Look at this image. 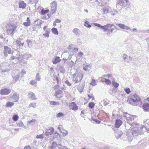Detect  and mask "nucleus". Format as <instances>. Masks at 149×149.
Instances as JSON below:
<instances>
[{"mask_svg":"<svg viewBox=\"0 0 149 149\" xmlns=\"http://www.w3.org/2000/svg\"><path fill=\"white\" fill-rule=\"evenodd\" d=\"M11 53V49L7 46H4V47L3 54L5 56L7 57L8 56V54H10Z\"/></svg>","mask_w":149,"mask_h":149,"instance_id":"obj_8","label":"nucleus"},{"mask_svg":"<svg viewBox=\"0 0 149 149\" xmlns=\"http://www.w3.org/2000/svg\"><path fill=\"white\" fill-rule=\"evenodd\" d=\"M51 30L53 33L54 34L57 35L58 34V32L56 28H53Z\"/></svg>","mask_w":149,"mask_h":149,"instance_id":"obj_28","label":"nucleus"},{"mask_svg":"<svg viewBox=\"0 0 149 149\" xmlns=\"http://www.w3.org/2000/svg\"><path fill=\"white\" fill-rule=\"evenodd\" d=\"M95 26L100 28L101 29H103L104 32L107 31H109L108 29L109 27H114L115 28V26L113 24H108L104 26H102L100 24L98 23H94Z\"/></svg>","mask_w":149,"mask_h":149,"instance_id":"obj_4","label":"nucleus"},{"mask_svg":"<svg viewBox=\"0 0 149 149\" xmlns=\"http://www.w3.org/2000/svg\"><path fill=\"white\" fill-rule=\"evenodd\" d=\"M83 76L84 74H82L81 75L77 76L76 78L75 83H78L79 82H80L83 78Z\"/></svg>","mask_w":149,"mask_h":149,"instance_id":"obj_19","label":"nucleus"},{"mask_svg":"<svg viewBox=\"0 0 149 149\" xmlns=\"http://www.w3.org/2000/svg\"><path fill=\"white\" fill-rule=\"evenodd\" d=\"M65 83L69 86L71 85V84L68 80H66L65 82Z\"/></svg>","mask_w":149,"mask_h":149,"instance_id":"obj_61","label":"nucleus"},{"mask_svg":"<svg viewBox=\"0 0 149 149\" xmlns=\"http://www.w3.org/2000/svg\"><path fill=\"white\" fill-rule=\"evenodd\" d=\"M61 22V20L58 19H55L54 22V23H60Z\"/></svg>","mask_w":149,"mask_h":149,"instance_id":"obj_59","label":"nucleus"},{"mask_svg":"<svg viewBox=\"0 0 149 149\" xmlns=\"http://www.w3.org/2000/svg\"><path fill=\"white\" fill-rule=\"evenodd\" d=\"M128 57L127 55L126 54H124L123 55V57L124 61L126 62H128V61L127 60V57Z\"/></svg>","mask_w":149,"mask_h":149,"instance_id":"obj_45","label":"nucleus"},{"mask_svg":"<svg viewBox=\"0 0 149 149\" xmlns=\"http://www.w3.org/2000/svg\"><path fill=\"white\" fill-rule=\"evenodd\" d=\"M140 99L138 95L136 94L132 95L131 97H129L127 101L129 104L132 105H135V103L140 101Z\"/></svg>","mask_w":149,"mask_h":149,"instance_id":"obj_1","label":"nucleus"},{"mask_svg":"<svg viewBox=\"0 0 149 149\" xmlns=\"http://www.w3.org/2000/svg\"><path fill=\"white\" fill-rule=\"evenodd\" d=\"M63 95V92L61 90H58L56 92L54 95L56 96V98L59 99L62 98Z\"/></svg>","mask_w":149,"mask_h":149,"instance_id":"obj_12","label":"nucleus"},{"mask_svg":"<svg viewBox=\"0 0 149 149\" xmlns=\"http://www.w3.org/2000/svg\"><path fill=\"white\" fill-rule=\"evenodd\" d=\"M12 54V56L11 57V58L12 60L16 59L17 60V62H18L21 61L23 59V56H20L19 52L18 51L13 52Z\"/></svg>","mask_w":149,"mask_h":149,"instance_id":"obj_3","label":"nucleus"},{"mask_svg":"<svg viewBox=\"0 0 149 149\" xmlns=\"http://www.w3.org/2000/svg\"><path fill=\"white\" fill-rule=\"evenodd\" d=\"M57 3L56 1H54L50 3L51 13L53 14L55 13L57 10Z\"/></svg>","mask_w":149,"mask_h":149,"instance_id":"obj_7","label":"nucleus"},{"mask_svg":"<svg viewBox=\"0 0 149 149\" xmlns=\"http://www.w3.org/2000/svg\"><path fill=\"white\" fill-rule=\"evenodd\" d=\"M107 84L109 85L111 84V81L110 80L108 79H105L104 81Z\"/></svg>","mask_w":149,"mask_h":149,"instance_id":"obj_54","label":"nucleus"},{"mask_svg":"<svg viewBox=\"0 0 149 149\" xmlns=\"http://www.w3.org/2000/svg\"><path fill=\"white\" fill-rule=\"evenodd\" d=\"M64 116V114L61 112L58 113L56 115L57 118H60Z\"/></svg>","mask_w":149,"mask_h":149,"instance_id":"obj_52","label":"nucleus"},{"mask_svg":"<svg viewBox=\"0 0 149 149\" xmlns=\"http://www.w3.org/2000/svg\"><path fill=\"white\" fill-rule=\"evenodd\" d=\"M73 33L76 36H79L80 33V31L77 28H74L72 30Z\"/></svg>","mask_w":149,"mask_h":149,"instance_id":"obj_22","label":"nucleus"},{"mask_svg":"<svg viewBox=\"0 0 149 149\" xmlns=\"http://www.w3.org/2000/svg\"><path fill=\"white\" fill-rule=\"evenodd\" d=\"M59 69L60 72L62 73H64L65 72V69L63 65L60 66L59 67Z\"/></svg>","mask_w":149,"mask_h":149,"instance_id":"obj_33","label":"nucleus"},{"mask_svg":"<svg viewBox=\"0 0 149 149\" xmlns=\"http://www.w3.org/2000/svg\"><path fill=\"white\" fill-rule=\"evenodd\" d=\"M112 84L113 86L115 88H117L118 87L119 84L118 83L114 81H112Z\"/></svg>","mask_w":149,"mask_h":149,"instance_id":"obj_39","label":"nucleus"},{"mask_svg":"<svg viewBox=\"0 0 149 149\" xmlns=\"http://www.w3.org/2000/svg\"><path fill=\"white\" fill-rule=\"evenodd\" d=\"M94 121H95L96 123H98V124H99L100 123V121L99 120H97V119H95L94 120Z\"/></svg>","mask_w":149,"mask_h":149,"instance_id":"obj_62","label":"nucleus"},{"mask_svg":"<svg viewBox=\"0 0 149 149\" xmlns=\"http://www.w3.org/2000/svg\"><path fill=\"white\" fill-rule=\"evenodd\" d=\"M91 65L90 64L87 65L84 64L83 65V68L84 70L87 71L89 68H91Z\"/></svg>","mask_w":149,"mask_h":149,"instance_id":"obj_24","label":"nucleus"},{"mask_svg":"<svg viewBox=\"0 0 149 149\" xmlns=\"http://www.w3.org/2000/svg\"><path fill=\"white\" fill-rule=\"evenodd\" d=\"M133 138L131 136H127V139L126 141H128L129 142H131L132 141Z\"/></svg>","mask_w":149,"mask_h":149,"instance_id":"obj_51","label":"nucleus"},{"mask_svg":"<svg viewBox=\"0 0 149 149\" xmlns=\"http://www.w3.org/2000/svg\"><path fill=\"white\" fill-rule=\"evenodd\" d=\"M127 135L125 133L123 132L120 139L126 141L127 139Z\"/></svg>","mask_w":149,"mask_h":149,"instance_id":"obj_36","label":"nucleus"},{"mask_svg":"<svg viewBox=\"0 0 149 149\" xmlns=\"http://www.w3.org/2000/svg\"><path fill=\"white\" fill-rule=\"evenodd\" d=\"M61 132L63 134V135L64 136H66L68 134V132L63 128L61 130Z\"/></svg>","mask_w":149,"mask_h":149,"instance_id":"obj_38","label":"nucleus"},{"mask_svg":"<svg viewBox=\"0 0 149 149\" xmlns=\"http://www.w3.org/2000/svg\"><path fill=\"white\" fill-rule=\"evenodd\" d=\"M70 106L72 107L71 109L74 110H77L78 109V106L76 105L75 102H72L70 104Z\"/></svg>","mask_w":149,"mask_h":149,"instance_id":"obj_21","label":"nucleus"},{"mask_svg":"<svg viewBox=\"0 0 149 149\" xmlns=\"http://www.w3.org/2000/svg\"><path fill=\"white\" fill-rule=\"evenodd\" d=\"M39 0H29V2L30 4L35 3L36 4L38 2Z\"/></svg>","mask_w":149,"mask_h":149,"instance_id":"obj_35","label":"nucleus"},{"mask_svg":"<svg viewBox=\"0 0 149 149\" xmlns=\"http://www.w3.org/2000/svg\"><path fill=\"white\" fill-rule=\"evenodd\" d=\"M19 117L17 114L14 115L13 117V120L15 121H16L18 119Z\"/></svg>","mask_w":149,"mask_h":149,"instance_id":"obj_37","label":"nucleus"},{"mask_svg":"<svg viewBox=\"0 0 149 149\" xmlns=\"http://www.w3.org/2000/svg\"><path fill=\"white\" fill-rule=\"evenodd\" d=\"M84 25L87 28H90L91 27V25L90 24L89 22L88 21H85L84 24Z\"/></svg>","mask_w":149,"mask_h":149,"instance_id":"obj_34","label":"nucleus"},{"mask_svg":"<svg viewBox=\"0 0 149 149\" xmlns=\"http://www.w3.org/2000/svg\"><path fill=\"white\" fill-rule=\"evenodd\" d=\"M90 84L93 86H95L96 84L95 82V80L92 79V81L90 83Z\"/></svg>","mask_w":149,"mask_h":149,"instance_id":"obj_56","label":"nucleus"},{"mask_svg":"<svg viewBox=\"0 0 149 149\" xmlns=\"http://www.w3.org/2000/svg\"><path fill=\"white\" fill-rule=\"evenodd\" d=\"M19 8H22V9H24L26 6V4L24 3V1H20L19 3Z\"/></svg>","mask_w":149,"mask_h":149,"instance_id":"obj_17","label":"nucleus"},{"mask_svg":"<svg viewBox=\"0 0 149 149\" xmlns=\"http://www.w3.org/2000/svg\"><path fill=\"white\" fill-rule=\"evenodd\" d=\"M16 42L17 47L22 49L24 44V42L22 41L20 39H17Z\"/></svg>","mask_w":149,"mask_h":149,"instance_id":"obj_10","label":"nucleus"},{"mask_svg":"<svg viewBox=\"0 0 149 149\" xmlns=\"http://www.w3.org/2000/svg\"><path fill=\"white\" fill-rule=\"evenodd\" d=\"M26 42L27 43L28 47H32V41L30 40H27Z\"/></svg>","mask_w":149,"mask_h":149,"instance_id":"obj_42","label":"nucleus"},{"mask_svg":"<svg viewBox=\"0 0 149 149\" xmlns=\"http://www.w3.org/2000/svg\"><path fill=\"white\" fill-rule=\"evenodd\" d=\"M107 99L104 100H103L104 104V106H106L108 104V102H107Z\"/></svg>","mask_w":149,"mask_h":149,"instance_id":"obj_60","label":"nucleus"},{"mask_svg":"<svg viewBox=\"0 0 149 149\" xmlns=\"http://www.w3.org/2000/svg\"><path fill=\"white\" fill-rule=\"evenodd\" d=\"M114 131L115 133V135L117 139H118L119 138H120L122 135L123 134V132L120 131L118 130L117 131L115 129L114 130Z\"/></svg>","mask_w":149,"mask_h":149,"instance_id":"obj_11","label":"nucleus"},{"mask_svg":"<svg viewBox=\"0 0 149 149\" xmlns=\"http://www.w3.org/2000/svg\"><path fill=\"white\" fill-rule=\"evenodd\" d=\"M122 123V121L120 120H117L116 121L115 127L116 128H119Z\"/></svg>","mask_w":149,"mask_h":149,"instance_id":"obj_20","label":"nucleus"},{"mask_svg":"<svg viewBox=\"0 0 149 149\" xmlns=\"http://www.w3.org/2000/svg\"><path fill=\"white\" fill-rule=\"evenodd\" d=\"M109 8L110 7H105V8H104L103 10V13L106 14L108 13Z\"/></svg>","mask_w":149,"mask_h":149,"instance_id":"obj_41","label":"nucleus"},{"mask_svg":"<svg viewBox=\"0 0 149 149\" xmlns=\"http://www.w3.org/2000/svg\"><path fill=\"white\" fill-rule=\"evenodd\" d=\"M10 89L8 88H4L1 89L0 91V94L1 95H8L11 92Z\"/></svg>","mask_w":149,"mask_h":149,"instance_id":"obj_9","label":"nucleus"},{"mask_svg":"<svg viewBox=\"0 0 149 149\" xmlns=\"http://www.w3.org/2000/svg\"><path fill=\"white\" fill-rule=\"evenodd\" d=\"M50 32V29H47L45 31V33L43 34V35L45 37H49V34Z\"/></svg>","mask_w":149,"mask_h":149,"instance_id":"obj_25","label":"nucleus"},{"mask_svg":"<svg viewBox=\"0 0 149 149\" xmlns=\"http://www.w3.org/2000/svg\"><path fill=\"white\" fill-rule=\"evenodd\" d=\"M26 73V72L24 70H22L21 71V73L22 74H23V75L24 74H25Z\"/></svg>","mask_w":149,"mask_h":149,"instance_id":"obj_63","label":"nucleus"},{"mask_svg":"<svg viewBox=\"0 0 149 149\" xmlns=\"http://www.w3.org/2000/svg\"><path fill=\"white\" fill-rule=\"evenodd\" d=\"M24 149H31V148L30 146H28L25 147Z\"/></svg>","mask_w":149,"mask_h":149,"instance_id":"obj_64","label":"nucleus"},{"mask_svg":"<svg viewBox=\"0 0 149 149\" xmlns=\"http://www.w3.org/2000/svg\"><path fill=\"white\" fill-rule=\"evenodd\" d=\"M36 103H30L29 106V107H33L34 108L36 107Z\"/></svg>","mask_w":149,"mask_h":149,"instance_id":"obj_53","label":"nucleus"},{"mask_svg":"<svg viewBox=\"0 0 149 149\" xmlns=\"http://www.w3.org/2000/svg\"><path fill=\"white\" fill-rule=\"evenodd\" d=\"M14 104V103L13 102H8L6 104V107H11Z\"/></svg>","mask_w":149,"mask_h":149,"instance_id":"obj_29","label":"nucleus"},{"mask_svg":"<svg viewBox=\"0 0 149 149\" xmlns=\"http://www.w3.org/2000/svg\"><path fill=\"white\" fill-rule=\"evenodd\" d=\"M35 119H32L28 122V124L30 125H33L35 124Z\"/></svg>","mask_w":149,"mask_h":149,"instance_id":"obj_50","label":"nucleus"},{"mask_svg":"<svg viewBox=\"0 0 149 149\" xmlns=\"http://www.w3.org/2000/svg\"><path fill=\"white\" fill-rule=\"evenodd\" d=\"M119 4L122 7H125L129 5L128 0H118L117 4L116 6H119Z\"/></svg>","mask_w":149,"mask_h":149,"instance_id":"obj_6","label":"nucleus"},{"mask_svg":"<svg viewBox=\"0 0 149 149\" xmlns=\"http://www.w3.org/2000/svg\"><path fill=\"white\" fill-rule=\"evenodd\" d=\"M41 20L39 19H37L35 21V24L37 26H38V27L39 28L40 27V25L41 24Z\"/></svg>","mask_w":149,"mask_h":149,"instance_id":"obj_26","label":"nucleus"},{"mask_svg":"<svg viewBox=\"0 0 149 149\" xmlns=\"http://www.w3.org/2000/svg\"><path fill=\"white\" fill-rule=\"evenodd\" d=\"M77 55L79 57H81L84 55V54L82 52H80L78 53Z\"/></svg>","mask_w":149,"mask_h":149,"instance_id":"obj_58","label":"nucleus"},{"mask_svg":"<svg viewBox=\"0 0 149 149\" xmlns=\"http://www.w3.org/2000/svg\"><path fill=\"white\" fill-rule=\"evenodd\" d=\"M128 119H129V120H130V121L131 122V123H129V124L131 125V123H132V121H133L134 120V116H132L130 117H128ZM129 121H130V120H129Z\"/></svg>","mask_w":149,"mask_h":149,"instance_id":"obj_47","label":"nucleus"},{"mask_svg":"<svg viewBox=\"0 0 149 149\" xmlns=\"http://www.w3.org/2000/svg\"><path fill=\"white\" fill-rule=\"evenodd\" d=\"M28 94L29 95V97L31 98L32 100H36V95L33 92L30 91L28 92Z\"/></svg>","mask_w":149,"mask_h":149,"instance_id":"obj_15","label":"nucleus"},{"mask_svg":"<svg viewBox=\"0 0 149 149\" xmlns=\"http://www.w3.org/2000/svg\"><path fill=\"white\" fill-rule=\"evenodd\" d=\"M23 24L25 26H28L30 25L31 24L29 22H25L23 23Z\"/></svg>","mask_w":149,"mask_h":149,"instance_id":"obj_57","label":"nucleus"},{"mask_svg":"<svg viewBox=\"0 0 149 149\" xmlns=\"http://www.w3.org/2000/svg\"><path fill=\"white\" fill-rule=\"evenodd\" d=\"M17 125L19 127H22L24 126V125L22 121H19L17 123Z\"/></svg>","mask_w":149,"mask_h":149,"instance_id":"obj_43","label":"nucleus"},{"mask_svg":"<svg viewBox=\"0 0 149 149\" xmlns=\"http://www.w3.org/2000/svg\"><path fill=\"white\" fill-rule=\"evenodd\" d=\"M143 107L144 111H149V104L148 103H146L143 104Z\"/></svg>","mask_w":149,"mask_h":149,"instance_id":"obj_16","label":"nucleus"},{"mask_svg":"<svg viewBox=\"0 0 149 149\" xmlns=\"http://www.w3.org/2000/svg\"><path fill=\"white\" fill-rule=\"evenodd\" d=\"M49 12V10H44L42 9L41 10V13L42 15H45Z\"/></svg>","mask_w":149,"mask_h":149,"instance_id":"obj_40","label":"nucleus"},{"mask_svg":"<svg viewBox=\"0 0 149 149\" xmlns=\"http://www.w3.org/2000/svg\"><path fill=\"white\" fill-rule=\"evenodd\" d=\"M43 138L44 136L42 134H41L39 135H38L36 137V139H43Z\"/></svg>","mask_w":149,"mask_h":149,"instance_id":"obj_55","label":"nucleus"},{"mask_svg":"<svg viewBox=\"0 0 149 149\" xmlns=\"http://www.w3.org/2000/svg\"><path fill=\"white\" fill-rule=\"evenodd\" d=\"M30 84L31 85H35L37 84V81L36 80H33L30 81L29 82Z\"/></svg>","mask_w":149,"mask_h":149,"instance_id":"obj_44","label":"nucleus"},{"mask_svg":"<svg viewBox=\"0 0 149 149\" xmlns=\"http://www.w3.org/2000/svg\"><path fill=\"white\" fill-rule=\"evenodd\" d=\"M16 31V26L14 24H8L7 26V32L8 35H13Z\"/></svg>","mask_w":149,"mask_h":149,"instance_id":"obj_2","label":"nucleus"},{"mask_svg":"<svg viewBox=\"0 0 149 149\" xmlns=\"http://www.w3.org/2000/svg\"><path fill=\"white\" fill-rule=\"evenodd\" d=\"M132 134L134 136H137L139 134V132L137 130L134 129L132 130Z\"/></svg>","mask_w":149,"mask_h":149,"instance_id":"obj_27","label":"nucleus"},{"mask_svg":"<svg viewBox=\"0 0 149 149\" xmlns=\"http://www.w3.org/2000/svg\"><path fill=\"white\" fill-rule=\"evenodd\" d=\"M39 73H38L36 74V79H35V80L36 81H40V80L41 79V78L39 76Z\"/></svg>","mask_w":149,"mask_h":149,"instance_id":"obj_48","label":"nucleus"},{"mask_svg":"<svg viewBox=\"0 0 149 149\" xmlns=\"http://www.w3.org/2000/svg\"><path fill=\"white\" fill-rule=\"evenodd\" d=\"M50 104L52 105H59L60 104V103L58 102H55L54 101H51L50 102Z\"/></svg>","mask_w":149,"mask_h":149,"instance_id":"obj_30","label":"nucleus"},{"mask_svg":"<svg viewBox=\"0 0 149 149\" xmlns=\"http://www.w3.org/2000/svg\"><path fill=\"white\" fill-rule=\"evenodd\" d=\"M95 103L93 102H90L88 104V107L91 109H92L95 106Z\"/></svg>","mask_w":149,"mask_h":149,"instance_id":"obj_31","label":"nucleus"},{"mask_svg":"<svg viewBox=\"0 0 149 149\" xmlns=\"http://www.w3.org/2000/svg\"><path fill=\"white\" fill-rule=\"evenodd\" d=\"M124 91L127 94H129L130 93L131 91L129 88H125L124 89Z\"/></svg>","mask_w":149,"mask_h":149,"instance_id":"obj_46","label":"nucleus"},{"mask_svg":"<svg viewBox=\"0 0 149 149\" xmlns=\"http://www.w3.org/2000/svg\"><path fill=\"white\" fill-rule=\"evenodd\" d=\"M13 81L15 82L18 81L19 77V72L18 70H16L13 72L12 74Z\"/></svg>","mask_w":149,"mask_h":149,"instance_id":"obj_5","label":"nucleus"},{"mask_svg":"<svg viewBox=\"0 0 149 149\" xmlns=\"http://www.w3.org/2000/svg\"><path fill=\"white\" fill-rule=\"evenodd\" d=\"M60 138V135L57 132H56L53 135V138L54 139L55 138Z\"/></svg>","mask_w":149,"mask_h":149,"instance_id":"obj_32","label":"nucleus"},{"mask_svg":"<svg viewBox=\"0 0 149 149\" xmlns=\"http://www.w3.org/2000/svg\"><path fill=\"white\" fill-rule=\"evenodd\" d=\"M54 132V128L52 127L47 130L45 134L47 136L51 135L53 134Z\"/></svg>","mask_w":149,"mask_h":149,"instance_id":"obj_13","label":"nucleus"},{"mask_svg":"<svg viewBox=\"0 0 149 149\" xmlns=\"http://www.w3.org/2000/svg\"><path fill=\"white\" fill-rule=\"evenodd\" d=\"M11 98L13 99L15 102H17L19 99V96L16 93H15L11 97Z\"/></svg>","mask_w":149,"mask_h":149,"instance_id":"obj_18","label":"nucleus"},{"mask_svg":"<svg viewBox=\"0 0 149 149\" xmlns=\"http://www.w3.org/2000/svg\"><path fill=\"white\" fill-rule=\"evenodd\" d=\"M60 58L58 56H56L55 57L54 59L52 60V62L54 64H56L58 63L60 61Z\"/></svg>","mask_w":149,"mask_h":149,"instance_id":"obj_23","label":"nucleus"},{"mask_svg":"<svg viewBox=\"0 0 149 149\" xmlns=\"http://www.w3.org/2000/svg\"><path fill=\"white\" fill-rule=\"evenodd\" d=\"M117 25L119 27L122 29H125L126 30H128L130 29V28L128 26H126L125 25L120 23L117 24Z\"/></svg>","mask_w":149,"mask_h":149,"instance_id":"obj_14","label":"nucleus"},{"mask_svg":"<svg viewBox=\"0 0 149 149\" xmlns=\"http://www.w3.org/2000/svg\"><path fill=\"white\" fill-rule=\"evenodd\" d=\"M51 16V15L50 14H47V15H45L43 17V18L47 19H49Z\"/></svg>","mask_w":149,"mask_h":149,"instance_id":"obj_49","label":"nucleus"}]
</instances>
